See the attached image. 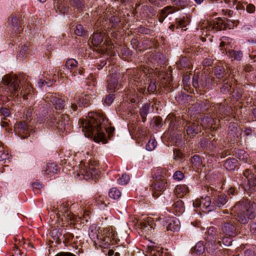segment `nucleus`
<instances>
[{
  "label": "nucleus",
  "instance_id": "f257e3e1",
  "mask_svg": "<svg viewBox=\"0 0 256 256\" xmlns=\"http://www.w3.org/2000/svg\"><path fill=\"white\" fill-rule=\"evenodd\" d=\"M25 78V76L22 75L18 78L15 74H6L2 77L3 86H0V100L3 104L16 98H28V96L30 94L32 88L29 82H27V78L24 84L23 80Z\"/></svg>",
  "mask_w": 256,
  "mask_h": 256
},
{
  "label": "nucleus",
  "instance_id": "f03ea898",
  "mask_svg": "<svg viewBox=\"0 0 256 256\" xmlns=\"http://www.w3.org/2000/svg\"><path fill=\"white\" fill-rule=\"evenodd\" d=\"M89 118L82 120L80 126L82 130L86 137L94 136L96 142H102L106 143L104 132L108 134L109 138L112 136L114 131V126H110L108 120L103 114L92 112L88 114Z\"/></svg>",
  "mask_w": 256,
  "mask_h": 256
},
{
  "label": "nucleus",
  "instance_id": "7ed1b4c3",
  "mask_svg": "<svg viewBox=\"0 0 256 256\" xmlns=\"http://www.w3.org/2000/svg\"><path fill=\"white\" fill-rule=\"evenodd\" d=\"M232 210L236 220L242 224H246L248 220H254L256 216V203L243 198L236 203Z\"/></svg>",
  "mask_w": 256,
  "mask_h": 256
},
{
  "label": "nucleus",
  "instance_id": "20e7f679",
  "mask_svg": "<svg viewBox=\"0 0 256 256\" xmlns=\"http://www.w3.org/2000/svg\"><path fill=\"white\" fill-rule=\"evenodd\" d=\"M170 124L169 130L174 131L178 129V126L182 124L186 128V134L190 138H194L202 132V126L198 121L188 122L181 119L180 116L174 117Z\"/></svg>",
  "mask_w": 256,
  "mask_h": 256
},
{
  "label": "nucleus",
  "instance_id": "39448f33",
  "mask_svg": "<svg viewBox=\"0 0 256 256\" xmlns=\"http://www.w3.org/2000/svg\"><path fill=\"white\" fill-rule=\"evenodd\" d=\"M100 245L107 248L110 245L118 244L120 242L118 238L117 233L112 228H106L104 230V233L97 236Z\"/></svg>",
  "mask_w": 256,
  "mask_h": 256
},
{
  "label": "nucleus",
  "instance_id": "423d86ee",
  "mask_svg": "<svg viewBox=\"0 0 256 256\" xmlns=\"http://www.w3.org/2000/svg\"><path fill=\"white\" fill-rule=\"evenodd\" d=\"M80 172L84 176L85 179H97L100 174V166L98 161L90 160L84 166V168L80 170Z\"/></svg>",
  "mask_w": 256,
  "mask_h": 256
},
{
  "label": "nucleus",
  "instance_id": "0eeeda50",
  "mask_svg": "<svg viewBox=\"0 0 256 256\" xmlns=\"http://www.w3.org/2000/svg\"><path fill=\"white\" fill-rule=\"evenodd\" d=\"M48 120L52 123V126H54L62 132H68L70 130V118L67 114H62L58 118L54 116H52Z\"/></svg>",
  "mask_w": 256,
  "mask_h": 256
},
{
  "label": "nucleus",
  "instance_id": "6e6552de",
  "mask_svg": "<svg viewBox=\"0 0 256 256\" xmlns=\"http://www.w3.org/2000/svg\"><path fill=\"white\" fill-rule=\"evenodd\" d=\"M221 234L230 236H235L237 234L236 224L232 218L224 220L220 224Z\"/></svg>",
  "mask_w": 256,
  "mask_h": 256
},
{
  "label": "nucleus",
  "instance_id": "1a4fd4ad",
  "mask_svg": "<svg viewBox=\"0 0 256 256\" xmlns=\"http://www.w3.org/2000/svg\"><path fill=\"white\" fill-rule=\"evenodd\" d=\"M208 192L212 195V204L214 206L220 208L224 206L227 202L228 198L226 194L218 192L212 187L208 188Z\"/></svg>",
  "mask_w": 256,
  "mask_h": 256
},
{
  "label": "nucleus",
  "instance_id": "9d476101",
  "mask_svg": "<svg viewBox=\"0 0 256 256\" xmlns=\"http://www.w3.org/2000/svg\"><path fill=\"white\" fill-rule=\"evenodd\" d=\"M244 180H246L247 185L245 188L250 193L256 192V178L254 174L250 169H246L243 172V177Z\"/></svg>",
  "mask_w": 256,
  "mask_h": 256
},
{
  "label": "nucleus",
  "instance_id": "9b49d317",
  "mask_svg": "<svg viewBox=\"0 0 256 256\" xmlns=\"http://www.w3.org/2000/svg\"><path fill=\"white\" fill-rule=\"evenodd\" d=\"M14 128L16 132L23 139L30 136V132L33 130L32 126L24 121L20 122L16 124Z\"/></svg>",
  "mask_w": 256,
  "mask_h": 256
},
{
  "label": "nucleus",
  "instance_id": "f8f14e48",
  "mask_svg": "<svg viewBox=\"0 0 256 256\" xmlns=\"http://www.w3.org/2000/svg\"><path fill=\"white\" fill-rule=\"evenodd\" d=\"M193 206L195 208H200V210L204 212L212 210L214 206L212 204H211V199L210 196L196 200L193 202Z\"/></svg>",
  "mask_w": 256,
  "mask_h": 256
},
{
  "label": "nucleus",
  "instance_id": "ddd939ff",
  "mask_svg": "<svg viewBox=\"0 0 256 256\" xmlns=\"http://www.w3.org/2000/svg\"><path fill=\"white\" fill-rule=\"evenodd\" d=\"M214 73L215 77L212 78L213 82L216 85L220 84V82L229 79V74H228L226 69L222 66H217L214 68Z\"/></svg>",
  "mask_w": 256,
  "mask_h": 256
},
{
  "label": "nucleus",
  "instance_id": "4468645a",
  "mask_svg": "<svg viewBox=\"0 0 256 256\" xmlns=\"http://www.w3.org/2000/svg\"><path fill=\"white\" fill-rule=\"evenodd\" d=\"M167 182L154 180L150 186V189L152 192V196L154 198L160 196L166 189Z\"/></svg>",
  "mask_w": 256,
  "mask_h": 256
},
{
  "label": "nucleus",
  "instance_id": "2eb2a0df",
  "mask_svg": "<svg viewBox=\"0 0 256 256\" xmlns=\"http://www.w3.org/2000/svg\"><path fill=\"white\" fill-rule=\"evenodd\" d=\"M10 22L8 24L10 28L12 29V32L20 34L22 32L23 26L22 19L16 16H10L9 18Z\"/></svg>",
  "mask_w": 256,
  "mask_h": 256
},
{
  "label": "nucleus",
  "instance_id": "dca6fc26",
  "mask_svg": "<svg viewBox=\"0 0 256 256\" xmlns=\"http://www.w3.org/2000/svg\"><path fill=\"white\" fill-rule=\"evenodd\" d=\"M46 99L48 101H50L52 103L55 109L56 110H62L64 108V100L56 97V95L53 94H47Z\"/></svg>",
  "mask_w": 256,
  "mask_h": 256
},
{
  "label": "nucleus",
  "instance_id": "f3484780",
  "mask_svg": "<svg viewBox=\"0 0 256 256\" xmlns=\"http://www.w3.org/2000/svg\"><path fill=\"white\" fill-rule=\"evenodd\" d=\"M168 170L165 168H158L154 170L152 176L154 180L167 182L166 176Z\"/></svg>",
  "mask_w": 256,
  "mask_h": 256
},
{
  "label": "nucleus",
  "instance_id": "a211bd4d",
  "mask_svg": "<svg viewBox=\"0 0 256 256\" xmlns=\"http://www.w3.org/2000/svg\"><path fill=\"white\" fill-rule=\"evenodd\" d=\"M119 75L114 74L110 76L107 80L108 90L111 92H115L118 86Z\"/></svg>",
  "mask_w": 256,
  "mask_h": 256
},
{
  "label": "nucleus",
  "instance_id": "6ab92c4d",
  "mask_svg": "<svg viewBox=\"0 0 256 256\" xmlns=\"http://www.w3.org/2000/svg\"><path fill=\"white\" fill-rule=\"evenodd\" d=\"M157 84L156 81L155 79L150 80L149 85L146 90L145 88H140L138 90V91L144 94H154L156 91Z\"/></svg>",
  "mask_w": 256,
  "mask_h": 256
},
{
  "label": "nucleus",
  "instance_id": "aec40b11",
  "mask_svg": "<svg viewBox=\"0 0 256 256\" xmlns=\"http://www.w3.org/2000/svg\"><path fill=\"white\" fill-rule=\"evenodd\" d=\"M171 210L176 215L180 216L182 214L184 211V202L180 200L174 202L172 206Z\"/></svg>",
  "mask_w": 256,
  "mask_h": 256
},
{
  "label": "nucleus",
  "instance_id": "412c9836",
  "mask_svg": "<svg viewBox=\"0 0 256 256\" xmlns=\"http://www.w3.org/2000/svg\"><path fill=\"white\" fill-rule=\"evenodd\" d=\"M238 124L234 122L230 124L228 129V137L230 139V142L234 141L236 138L238 136Z\"/></svg>",
  "mask_w": 256,
  "mask_h": 256
},
{
  "label": "nucleus",
  "instance_id": "4be33fe9",
  "mask_svg": "<svg viewBox=\"0 0 256 256\" xmlns=\"http://www.w3.org/2000/svg\"><path fill=\"white\" fill-rule=\"evenodd\" d=\"M207 234L211 240H214L215 243L216 242L218 238H220L222 234L218 228L214 226H210L207 230Z\"/></svg>",
  "mask_w": 256,
  "mask_h": 256
},
{
  "label": "nucleus",
  "instance_id": "5701e85b",
  "mask_svg": "<svg viewBox=\"0 0 256 256\" xmlns=\"http://www.w3.org/2000/svg\"><path fill=\"white\" fill-rule=\"evenodd\" d=\"M173 6L176 9V12L184 9L188 6L190 3V0H170Z\"/></svg>",
  "mask_w": 256,
  "mask_h": 256
},
{
  "label": "nucleus",
  "instance_id": "b1692460",
  "mask_svg": "<svg viewBox=\"0 0 256 256\" xmlns=\"http://www.w3.org/2000/svg\"><path fill=\"white\" fill-rule=\"evenodd\" d=\"M191 167L196 171L202 166V158L198 155L195 154L190 159Z\"/></svg>",
  "mask_w": 256,
  "mask_h": 256
},
{
  "label": "nucleus",
  "instance_id": "393cba45",
  "mask_svg": "<svg viewBox=\"0 0 256 256\" xmlns=\"http://www.w3.org/2000/svg\"><path fill=\"white\" fill-rule=\"evenodd\" d=\"M75 102L79 107L87 106L90 102V97L88 94H81L78 98H75Z\"/></svg>",
  "mask_w": 256,
  "mask_h": 256
},
{
  "label": "nucleus",
  "instance_id": "a878e982",
  "mask_svg": "<svg viewBox=\"0 0 256 256\" xmlns=\"http://www.w3.org/2000/svg\"><path fill=\"white\" fill-rule=\"evenodd\" d=\"M104 34L101 32L94 33L90 38L92 44L96 46H99L104 40Z\"/></svg>",
  "mask_w": 256,
  "mask_h": 256
},
{
  "label": "nucleus",
  "instance_id": "bb28decb",
  "mask_svg": "<svg viewBox=\"0 0 256 256\" xmlns=\"http://www.w3.org/2000/svg\"><path fill=\"white\" fill-rule=\"evenodd\" d=\"M174 192L178 197L182 198L189 192V190L186 185L178 184L176 187Z\"/></svg>",
  "mask_w": 256,
  "mask_h": 256
},
{
  "label": "nucleus",
  "instance_id": "cd10ccee",
  "mask_svg": "<svg viewBox=\"0 0 256 256\" xmlns=\"http://www.w3.org/2000/svg\"><path fill=\"white\" fill-rule=\"evenodd\" d=\"M60 171V168L54 163L48 164L46 168V174L52 176Z\"/></svg>",
  "mask_w": 256,
  "mask_h": 256
},
{
  "label": "nucleus",
  "instance_id": "c85d7f7f",
  "mask_svg": "<svg viewBox=\"0 0 256 256\" xmlns=\"http://www.w3.org/2000/svg\"><path fill=\"white\" fill-rule=\"evenodd\" d=\"M168 224L166 226V230L172 232L178 231L180 229V222L177 219L170 218L168 220Z\"/></svg>",
  "mask_w": 256,
  "mask_h": 256
},
{
  "label": "nucleus",
  "instance_id": "c756f323",
  "mask_svg": "<svg viewBox=\"0 0 256 256\" xmlns=\"http://www.w3.org/2000/svg\"><path fill=\"white\" fill-rule=\"evenodd\" d=\"M204 252V246L202 242H198L194 247L191 249V253L193 256H200Z\"/></svg>",
  "mask_w": 256,
  "mask_h": 256
},
{
  "label": "nucleus",
  "instance_id": "7c9ffc66",
  "mask_svg": "<svg viewBox=\"0 0 256 256\" xmlns=\"http://www.w3.org/2000/svg\"><path fill=\"white\" fill-rule=\"evenodd\" d=\"M238 162L236 158L227 159L224 164V168L230 171L234 170L238 166Z\"/></svg>",
  "mask_w": 256,
  "mask_h": 256
},
{
  "label": "nucleus",
  "instance_id": "2f4dec72",
  "mask_svg": "<svg viewBox=\"0 0 256 256\" xmlns=\"http://www.w3.org/2000/svg\"><path fill=\"white\" fill-rule=\"evenodd\" d=\"M178 67L180 69H190L191 68L192 64L189 58L186 56H182L177 63Z\"/></svg>",
  "mask_w": 256,
  "mask_h": 256
},
{
  "label": "nucleus",
  "instance_id": "473e14b6",
  "mask_svg": "<svg viewBox=\"0 0 256 256\" xmlns=\"http://www.w3.org/2000/svg\"><path fill=\"white\" fill-rule=\"evenodd\" d=\"M234 236H225L222 234V236L220 238H218L216 242V243L217 244H218L220 246H222V243L225 246H229L232 244V238Z\"/></svg>",
  "mask_w": 256,
  "mask_h": 256
},
{
  "label": "nucleus",
  "instance_id": "72a5a7b5",
  "mask_svg": "<svg viewBox=\"0 0 256 256\" xmlns=\"http://www.w3.org/2000/svg\"><path fill=\"white\" fill-rule=\"evenodd\" d=\"M220 84H222L220 87V92L223 94H228L231 89L232 83L228 80H226L220 82Z\"/></svg>",
  "mask_w": 256,
  "mask_h": 256
},
{
  "label": "nucleus",
  "instance_id": "f704fd0d",
  "mask_svg": "<svg viewBox=\"0 0 256 256\" xmlns=\"http://www.w3.org/2000/svg\"><path fill=\"white\" fill-rule=\"evenodd\" d=\"M228 56L233 60H240L242 57V52L240 50H232L226 53Z\"/></svg>",
  "mask_w": 256,
  "mask_h": 256
},
{
  "label": "nucleus",
  "instance_id": "c9c22d12",
  "mask_svg": "<svg viewBox=\"0 0 256 256\" xmlns=\"http://www.w3.org/2000/svg\"><path fill=\"white\" fill-rule=\"evenodd\" d=\"M106 199L107 198L106 196L100 195L95 198V202L101 208H104L109 204V202L106 203Z\"/></svg>",
  "mask_w": 256,
  "mask_h": 256
},
{
  "label": "nucleus",
  "instance_id": "e433bc0d",
  "mask_svg": "<svg viewBox=\"0 0 256 256\" xmlns=\"http://www.w3.org/2000/svg\"><path fill=\"white\" fill-rule=\"evenodd\" d=\"M235 156L244 162H247L248 161V155L244 150H238L235 152Z\"/></svg>",
  "mask_w": 256,
  "mask_h": 256
},
{
  "label": "nucleus",
  "instance_id": "4c0bfd02",
  "mask_svg": "<svg viewBox=\"0 0 256 256\" xmlns=\"http://www.w3.org/2000/svg\"><path fill=\"white\" fill-rule=\"evenodd\" d=\"M64 210H61L60 212L66 220L72 221L75 218L74 215L70 212L68 208L63 206Z\"/></svg>",
  "mask_w": 256,
  "mask_h": 256
},
{
  "label": "nucleus",
  "instance_id": "58836bf2",
  "mask_svg": "<svg viewBox=\"0 0 256 256\" xmlns=\"http://www.w3.org/2000/svg\"><path fill=\"white\" fill-rule=\"evenodd\" d=\"M199 144L200 146L204 150H212V146H210V140L208 138H202Z\"/></svg>",
  "mask_w": 256,
  "mask_h": 256
},
{
  "label": "nucleus",
  "instance_id": "ea45409f",
  "mask_svg": "<svg viewBox=\"0 0 256 256\" xmlns=\"http://www.w3.org/2000/svg\"><path fill=\"white\" fill-rule=\"evenodd\" d=\"M150 106L148 104L144 105L140 110V114L142 117V122H145L146 116L149 112Z\"/></svg>",
  "mask_w": 256,
  "mask_h": 256
},
{
  "label": "nucleus",
  "instance_id": "a19ab883",
  "mask_svg": "<svg viewBox=\"0 0 256 256\" xmlns=\"http://www.w3.org/2000/svg\"><path fill=\"white\" fill-rule=\"evenodd\" d=\"M54 8L56 11H58L62 14H64L68 11V6H66L64 4H62L60 0L58 1L56 4L54 5Z\"/></svg>",
  "mask_w": 256,
  "mask_h": 256
},
{
  "label": "nucleus",
  "instance_id": "79ce46f5",
  "mask_svg": "<svg viewBox=\"0 0 256 256\" xmlns=\"http://www.w3.org/2000/svg\"><path fill=\"white\" fill-rule=\"evenodd\" d=\"M161 14L165 15L166 17L169 14H172L176 12V9L173 6H168L163 8L160 10Z\"/></svg>",
  "mask_w": 256,
  "mask_h": 256
},
{
  "label": "nucleus",
  "instance_id": "37998d69",
  "mask_svg": "<svg viewBox=\"0 0 256 256\" xmlns=\"http://www.w3.org/2000/svg\"><path fill=\"white\" fill-rule=\"evenodd\" d=\"M108 195L110 198L116 200L121 196V192L116 188H112L110 189Z\"/></svg>",
  "mask_w": 256,
  "mask_h": 256
},
{
  "label": "nucleus",
  "instance_id": "c03bdc74",
  "mask_svg": "<svg viewBox=\"0 0 256 256\" xmlns=\"http://www.w3.org/2000/svg\"><path fill=\"white\" fill-rule=\"evenodd\" d=\"M215 22L216 31L226 30L228 27V24L224 22L222 19H218Z\"/></svg>",
  "mask_w": 256,
  "mask_h": 256
},
{
  "label": "nucleus",
  "instance_id": "a18cd8bd",
  "mask_svg": "<svg viewBox=\"0 0 256 256\" xmlns=\"http://www.w3.org/2000/svg\"><path fill=\"white\" fill-rule=\"evenodd\" d=\"M78 64V62L74 58L68 59L65 64V66L70 70H72L76 68Z\"/></svg>",
  "mask_w": 256,
  "mask_h": 256
},
{
  "label": "nucleus",
  "instance_id": "49530a36",
  "mask_svg": "<svg viewBox=\"0 0 256 256\" xmlns=\"http://www.w3.org/2000/svg\"><path fill=\"white\" fill-rule=\"evenodd\" d=\"M242 89L240 87L236 86L232 91V96L238 100L242 98Z\"/></svg>",
  "mask_w": 256,
  "mask_h": 256
},
{
  "label": "nucleus",
  "instance_id": "de8ad7c7",
  "mask_svg": "<svg viewBox=\"0 0 256 256\" xmlns=\"http://www.w3.org/2000/svg\"><path fill=\"white\" fill-rule=\"evenodd\" d=\"M152 220L151 218H148L147 220H144V221H140L139 224V226H140V228L144 229L148 226L150 228H153L152 226Z\"/></svg>",
  "mask_w": 256,
  "mask_h": 256
},
{
  "label": "nucleus",
  "instance_id": "09e8293b",
  "mask_svg": "<svg viewBox=\"0 0 256 256\" xmlns=\"http://www.w3.org/2000/svg\"><path fill=\"white\" fill-rule=\"evenodd\" d=\"M74 34L78 36H84L86 34V31L81 24H77L74 30Z\"/></svg>",
  "mask_w": 256,
  "mask_h": 256
},
{
  "label": "nucleus",
  "instance_id": "8fccbe9b",
  "mask_svg": "<svg viewBox=\"0 0 256 256\" xmlns=\"http://www.w3.org/2000/svg\"><path fill=\"white\" fill-rule=\"evenodd\" d=\"M174 159L176 160L182 161L184 158V154L181 150L174 148L173 150Z\"/></svg>",
  "mask_w": 256,
  "mask_h": 256
},
{
  "label": "nucleus",
  "instance_id": "3c124183",
  "mask_svg": "<svg viewBox=\"0 0 256 256\" xmlns=\"http://www.w3.org/2000/svg\"><path fill=\"white\" fill-rule=\"evenodd\" d=\"M156 140L151 138L146 144V148L148 150H152L156 147Z\"/></svg>",
  "mask_w": 256,
  "mask_h": 256
},
{
  "label": "nucleus",
  "instance_id": "603ef678",
  "mask_svg": "<svg viewBox=\"0 0 256 256\" xmlns=\"http://www.w3.org/2000/svg\"><path fill=\"white\" fill-rule=\"evenodd\" d=\"M189 22H190L188 20L185 18H183L179 20H176V28L186 27L188 24Z\"/></svg>",
  "mask_w": 256,
  "mask_h": 256
},
{
  "label": "nucleus",
  "instance_id": "864d4df0",
  "mask_svg": "<svg viewBox=\"0 0 256 256\" xmlns=\"http://www.w3.org/2000/svg\"><path fill=\"white\" fill-rule=\"evenodd\" d=\"M130 180V176L126 174H123L120 178L118 180V182L120 184H126Z\"/></svg>",
  "mask_w": 256,
  "mask_h": 256
},
{
  "label": "nucleus",
  "instance_id": "5fc2aeb1",
  "mask_svg": "<svg viewBox=\"0 0 256 256\" xmlns=\"http://www.w3.org/2000/svg\"><path fill=\"white\" fill-rule=\"evenodd\" d=\"M120 22V18L116 16H114L110 19V22L112 24V26L116 28L118 23Z\"/></svg>",
  "mask_w": 256,
  "mask_h": 256
},
{
  "label": "nucleus",
  "instance_id": "6e6d98bb",
  "mask_svg": "<svg viewBox=\"0 0 256 256\" xmlns=\"http://www.w3.org/2000/svg\"><path fill=\"white\" fill-rule=\"evenodd\" d=\"M72 4L78 9H82L84 6L83 0H72Z\"/></svg>",
  "mask_w": 256,
  "mask_h": 256
},
{
  "label": "nucleus",
  "instance_id": "4d7b16f0",
  "mask_svg": "<svg viewBox=\"0 0 256 256\" xmlns=\"http://www.w3.org/2000/svg\"><path fill=\"white\" fill-rule=\"evenodd\" d=\"M64 240V242L68 243L70 241L72 240L74 238V236L70 232H66L64 234L63 236Z\"/></svg>",
  "mask_w": 256,
  "mask_h": 256
},
{
  "label": "nucleus",
  "instance_id": "13d9d810",
  "mask_svg": "<svg viewBox=\"0 0 256 256\" xmlns=\"http://www.w3.org/2000/svg\"><path fill=\"white\" fill-rule=\"evenodd\" d=\"M184 174L180 171H176L173 176V178L175 180H180L184 178Z\"/></svg>",
  "mask_w": 256,
  "mask_h": 256
},
{
  "label": "nucleus",
  "instance_id": "bf43d9fd",
  "mask_svg": "<svg viewBox=\"0 0 256 256\" xmlns=\"http://www.w3.org/2000/svg\"><path fill=\"white\" fill-rule=\"evenodd\" d=\"M114 100V96L112 94L107 95L104 99V104L106 106H110L113 102Z\"/></svg>",
  "mask_w": 256,
  "mask_h": 256
},
{
  "label": "nucleus",
  "instance_id": "052dcab7",
  "mask_svg": "<svg viewBox=\"0 0 256 256\" xmlns=\"http://www.w3.org/2000/svg\"><path fill=\"white\" fill-rule=\"evenodd\" d=\"M153 122L157 127H161L162 124V120L160 116H155L153 118Z\"/></svg>",
  "mask_w": 256,
  "mask_h": 256
},
{
  "label": "nucleus",
  "instance_id": "680f3d73",
  "mask_svg": "<svg viewBox=\"0 0 256 256\" xmlns=\"http://www.w3.org/2000/svg\"><path fill=\"white\" fill-rule=\"evenodd\" d=\"M0 113L4 116H8L10 112L8 108L2 107L0 109Z\"/></svg>",
  "mask_w": 256,
  "mask_h": 256
},
{
  "label": "nucleus",
  "instance_id": "e2e57ef3",
  "mask_svg": "<svg viewBox=\"0 0 256 256\" xmlns=\"http://www.w3.org/2000/svg\"><path fill=\"white\" fill-rule=\"evenodd\" d=\"M28 51V46L26 45H22L21 46L20 50V56L21 57H24L26 53Z\"/></svg>",
  "mask_w": 256,
  "mask_h": 256
},
{
  "label": "nucleus",
  "instance_id": "0e129e2a",
  "mask_svg": "<svg viewBox=\"0 0 256 256\" xmlns=\"http://www.w3.org/2000/svg\"><path fill=\"white\" fill-rule=\"evenodd\" d=\"M215 24L216 22L214 20L208 22L206 26V28L208 29V31H212L213 30H216Z\"/></svg>",
  "mask_w": 256,
  "mask_h": 256
},
{
  "label": "nucleus",
  "instance_id": "69168bd1",
  "mask_svg": "<svg viewBox=\"0 0 256 256\" xmlns=\"http://www.w3.org/2000/svg\"><path fill=\"white\" fill-rule=\"evenodd\" d=\"M138 32H140L142 34H149L150 32V29L142 27V26L138 27Z\"/></svg>",
  "mask_w": 256,
  "mask_h": 256
},
{
  "label": "nucleus",
  "instance_id": "338daca9",
  "mask_svg": "<svg viewBox=\"0 0 256 256\" xmlns=\"http://www.w3.org/2000/svg\"><path fill=\"white\" fill-rule=\"evenodd\" d=\"M213 60L210 58H206L202 61V64L204 66H212Z\"/></svg>",
  "mask_w": 256,
  "mask_h": 256
},
{
  "label": "nucleus",
  "instance_id": "774afa93",
  "mask_svg": "<svg viewBox=\"0 0 256 256\" xmlns=\"http://www.w3.org/2000/svg\"><path fill=\"white\" fill-rule=\"evenodd\" d=\"M55 256H76L72 253L70 252H60L58 253Z\"/></svg>",
  "mask_w": 256,
  "mask_h": 256
}]
</instances>
